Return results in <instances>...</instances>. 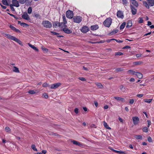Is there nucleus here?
I'll use <instances>...</instances> for the list:
<instances>
[{
	"label": "nucleus",
	"mask_w": 154,
	"mask_h": 154,
	"mask_svg": "<svg viewBox=\"0 0 154 154\" xmlns=\"http://www.w3.org/2000/svg\"><path fill=\"white\" fill-rule=\"evenodd\" d=\"M5 35L9 39L16 42L20 45H23L21 41L15 37L8 34H5Z\"/></svg>",
	"instance_id": "1"
},
{
	"label": "nucleus",
	"mask_w": 154,
	"mask_h": 154,
	"mask_svg": "<svg viewBox=\"0 0 154 154\" xmlns=\"http://www.w3.org/2000/svg\"><path fill=\"white\" fill-rule=\"evenodd\" d=\"M112 19L111 18H108L103 22V24L105 26L109 27L112 23Z\"/></svg>",
	"instance_id": "2"
},
{
	"label": "nucleus",
	"mask_w": 154,
	"mask_h": 154,
	"mask_svg": "<svg viewBox=\"0 0 154 154\" xmlns=\"http://www.w3.org/2000/svg\"><path fill=\"white\" fill-rule=\"evenodd\" d=\"M42 24L44 27L46 28H51L52 26L51 23L48 20L43 21Z\"/></svg>",
	"instance_id": "3"
},
{
	"label": "nucleus",
	"mask_w": 154,
	"mask_h": 154,
	"mask_svg": "<svg viewBox=\"0 0 154 154\" xmlns=\"http://www.w3.org/2000/svg\"><path fill=\"white\" fill-rule=\"evenodd\" d=\"M72 20L74 22L79 23L82 20V18L79 16H75L73 17Z\"/></svg>",
	"instance_id": "4"
},
{
	"label": "nucleus",
	"mask_w": 154,
	"mask_h": 154,
	"mask_svg": "<svg viewBox=\"0 0 154 154\" xmlns=\"http://www.w3.org/2000/svg\"><path fill=\"white\" fill-rule=\"evenodd\" d=\"M66 15L68 18L72 19L73 17V12L70 10H68L66 11Z\"/></svg>",
	"instance_id": "5"
},
{
	"label": "nucleus",
	"mask_w": 154,
	"mask_h": 154,
	"mask_svg": "<svg viewBox=\"0 0 154 154\" xmlns=\"http://www.w3.org/2000/svg\"><path fill=\"white\" fill-rule=\"evenodd\" d=\"M132 120L134 124L136 125L138 124L139 121V119L137 117H132Z\"/></svg>",
	"instance_id": "6"
},
{
	"label": "nucleus",
	"mask_w": 154,
	"mask_h": 154,
	"mask_svg": "<svg viewBox=\"0 0 154 154\" xmlns=\"http://www.w3.org/2000/svg\"><path fill=\"white\" fill-rule=\"evenodd\" d=\"M71 142L72 143L74 144L77 145L79 146L82 147L83 146V144L82 143L76 140H71Z\"/></svg>",
	"instance_id": "7"
},
{
	"label": "nucleus",
	"mask_w": 154,
	"mask_h": 154,
	"mask_svg": "<svg viewBox=\"0 0 154 154\" xmlns=\"http://www.w3.org/2000/svg\"><path fill=\"white\" fill-rule=\"evenodd\" d=\"M22 18L25 20L29 21L30 19L29 16L26 13H24V14L22 16Z\"/></svg>",
	"instance_id": "8"
},
{
	"label": "nucleus",
	"mask_w": 154,
	"mask_h": 154,
	"mask_svg": "<svg viewBox=\"0 0 154 154\" xmlns=\"http://www.w3.org/2000/svg\"><path fill=\"white\" fill-rule=\"evenodd\" d=\"M130 8L131 10L132 14L134 15L136 14L137 12V9L132 5H130Z\"/></svg>",
	"instance_id": "9"
},
{
	"label": "nucleus",
	"mask_w": 154,
	"mask_h": 154,
	"mask_svg": "<svg viewBox=\"0 0 154 154\" xmlns=\"http://www.w3.org/2000/svg\"><path fill=\"white\" fill-rule=\"evenodd\" d=\"M82 32L84 33H86L89 30V29L88 27L86 26H84L81 29Z\"/></svg>",
	"instance_id": "10"
},
{
	"label": "nucleus",
	"mask_w": 154,
	"mask_h": 154,
	"mask_svg": "<svg viewBox=\"0 0 154 154\" xmlns=\"http://www.w3.org/2000/svg\"><path fill=\"white\" fill-rule=\"evenodd\" d=\"M61 83L59 82L54 84L51 85L50 88L51 89L56 88H57L58 87H59Z\"/></svg>",
	"instance_id": "11"
},
{
	"label": "nucleus",
	"mask_w": 154,
	"mask_h": 154,
	"mask_svg": "<svg viewBox=\"0 0 154 154\" xmlns=\"http://www.w3.org/2000/svg\"><path fill=\"white\" fill-rule=\"evenodd\" d=\"M117 16L118 18H123L124 17L123 13L121 11H118L117 13Z\"/></svg>",
	"instance_id": "12"
},
{
	"label": "nucleus",
	"mask_w": 154,
	"mask_h": 154,
	"mask_svg": "<svg viewBox=\"0 0 154 154\" xmlns=\"http://www.w3.org/2000/svg\"><path fill=\"white\" fill-rule=\"evenodd\" d=\"M12 2L13 5L14 6L18 7L20 6L18 1L17 0H12Z\"/></svg>",
	"instance_id": "13"
},
{
	"label": "nucleus",
	"mask_w": 154,
	"mask_h": 154,
	"mask_svg": "<svg viewBox=\"0 0 154 154\" xmlns=\"http://www.w3.org/2000/svg\"><path fill=\"white\" fill-rule=\"evenodd\" d=\"M63 30L65 33L67 34H69L72 32L71 30L66 27L63 28Z\"/></svg>",
	"instance_id": "14"
},
{
	"label": "nucleus",
	"mask_w": 154,
	"mask_h": 154,
	"mask_svg": "<svg viewBox=\"0 0 154 154\" xmlns=\"http://www.w3.org/2000/svg\"><path fill=\"white\" fill-rule=\"evenodd\" d=\"M10 28L14 31L16 32H20V31L18 29H17L16 28H15L14 26L12 25H10L9 26Z\"/></svg>",
	"instance_id": "15"
},
{
	"label": "nucleus",
	"mask_w": 154,
	"mask_h": 154,
	"mask_svg": "<svg viewBox=\"0 0 154 154\" xmlns=\"http://www.w3.org/2000/svg\"><path fill=\"white\" fill-rule=\"evenodd\" d=\"M131 3L136 7L137 8L138 6V4L135 0H130Z\"/></svg>",
	"instance_id": "16"
},
{
	"label": "nucleus",
	"mask_w": 154,
	"mask_h": 154,
	"mask_svg": "<svg viewBox=\"0 0 154 154\" xmlns=\"http://www.w3.org/2000/svg\"><path fill=\"white\" fill-rule=\"evenodd\" d=\"M139 79H141L143 77V75L142 73L138 72H136L135 75Z\"/></svg>",
	"instance_id": "17"
},
{
	"label": "nucleus",
	"mask_w": 154,
	"mask_h": 154,
	"mask_svg": "<svg viewBox=\"0 0 154 154\" xmlns=\"http://www.w3.org/2000/svg\"><path fill=\"white\" fill-rule=\"evenodd\" d=\"M149 5L152 6L154 5V0H147Z\"/></svg>",
	"instance_id": "18"
},
{
	"label": "nucleus",
	"mask_w": 154,
	"mask_h": 154,
	"mask_svg": "<svg viewBox=\"0 0 154 154\" xmlns=\"http://www.w3.org/2000/svg\"><path fill=\"white\" fill-rule=\"evenodd\" d=\"M98 26L97 25L92 26L91 27V29L92 30H95L98 29Z\"/></svg>",
	"instance_id": "19"
},
{
	"label": "nucleus",
	"mask_w": 154,
	"mask_h": 154,
	"mask_svg": "<svg viewBox=\"0 0 154 154\" xmlns=\"http://www.w3.org/2000/svg\"><path fill=\"white\" fill-rule=\"evenodd\" d=\"M114 98L118 101H120L122 102L125 101V99L122 97H114Z\"/></svg>",
	"instance_id": "20"
},
{
	"label": "nucleus",
	"mask_w": 154,
	"mask_h": 154,
	"mask_svg": "<svg viewBox=\"0 0 154 154\" xmlns=\"http://www.w3.org/2000/svg\"><path fill=\"white\" fill-rule=\"evenodd\" d=\"M111 149V150H112L114 152L117 153H119V154H125V152H123L115 150L114 149Z\"/></svg>",
	"instance_id": "21"
},
{
	"label": "nucleus",
	"mask_w": 154,
	"mask_h": 154,
	"mask_svg": "<svg viewBox=\"0 0 154 154\" xmlns=\"http://www.w3.org/2000/svg\"><path fill=\"white\" fill-rule=\"evenodd\" d=\"M136 72H135L133 70L130 69L127 71V73L130 74L135 75Z\"/></svg>",
	"instance_id": "22"
},
{
	"label": "nucleus",
	"mask_w": 154,
	"mask_h": 154,
	"mask_svg": "<svg viewBox=\"0 0 154 154\" xmlns=\"http://www.w3.org/2000/svg\"><path fill=\"white\" fill-rule=\"evenodd\" d=\"M132 21L131 20H129L128 21L127 23V25L126 26V28H128L131 27L132 26Z\"/></svg>",
	"instance_id": "23"
},
{
	"label": "nucleus",
	"mask_w": 154,
	"mask_h": 154,
	"mask_svg": "<svg viewBox=\"0 0 154 154\" xmlns=\"http://www.w3.org/2000/svg\"><path fill=\"white\" fill-rule=\"evenodd\" d=\"M28 45L29 46V47H30L32 48L34 50H35V51H38V50L36 47H35V46L31 45V44H30L29 43H28Z\"/></svg>",
	"instance_id": "24"
},
{
	"label": "nucleus",
	"mask_w": 154,
	"mask_h": 154,
	"mask_svg": "<svg viewBox=\"0 0 154 154\" xmlns=\"http://www.w3.org/2000/svg\"><path fill=\"white\" fill-rule=\"evenodd\" d=\"M95 84L97 86L100 88H102L103 87V86L100 83L96 82Z\"/></svg>",
	"instance_id": "25"
},
{
	"label": "nucleus",
	"mask_w": 154,
	"mask_h": 154,
	"mask_svg": "<svg viewBox=\"0 0 154 154\" xmlns=\"http://www.w3.org/2000/svg\"><path fill=\"white\" fill-rule=\"evenodd\" d=\"M122 3L125 7L128 4V0H122Z\"/></svg>",
	"instance_id": "26"
},
{
	"label": "nucleus",
	"mask_w": 154,
	"mask_h": 154,
	"mask_svg": "<svg viewBox=\"0 0 154 154\" xmlns=\"http://www.w3.org/2000/svg\"><path fill=\"white\" fill-rule=\"evenodd\" d=\"M103 125L104 127L107 129L110 130L111 128L109 127L107 125V123L105 121H104L103 123Z\"/></svg>",
	"instance_id": "27"
},
{
	"label": "nucleus",
	"mask_w": 154,
	"mask_h": 154,
	"mask_svg": "<svg viewBox=\"0 0 154 154\" xmlns=\"http://www.w3.org/2000/svg\"><path fill=\"white\" fill-rule=\"evenodd\" d=\"M33 16L37 18L40 19L41 18V16L38 14L35 13Z\"/></svg>",
	"instance_id": "28"
},
{
	"label": "nucleus",
	"mask_w": 154,
	"mask_h": 154,
	"mask_svg": "<svg viewBox=\"0 0 154 154\" xmlns=\"http://www.w3.org/2000/svg\"><path fill=\"white\" fill-rule=\"evenodd\" d=\"M119 30L118 29H115L113 30L112 32H110V34L111 35H113L115 34L118 32Z\"/></svg>",
	"instance_id": "29"
},
{
	"label": "nucleus",
	"mask_w": 154,
	"mask_h": 154,
	"mask_svg": "<svg viewBox=\"0 0 154 154\" xmlns=\"http://www.w3.org/2000/svg\"><path fill=\"white\" fill-rule=\"evenodd\" d=\"M143 62L141 61L135 62L134 63V64L135 65H140L142 64Z\"/></svg>",
	"instance_id": "30"
},
{
	"label": "nucleus",
	"mask_w": 154,
	"mask_h": 154,
	"mask_svg": "<svg viewBox=\"0 0 154 154\" xmlns=\"http://www.w3.org/2000/svg\"><path fill=\"white\" fill-rule=\"evenodd\" d=\"M152 99H144V101L145 102L147 103H151Z\"/></svg>",
	"instance_id": "31"
},
{
	"label": "nucleus",
	"mask_w": 154,
	"mask_h": 154,
	"mask_svg": "<svg viewBox=\"0 0 154 154\" xmlns=\"http://www.w3.org/2000/svg\"><path fill=\"white\" fill-rule=\"evenodd\" d=\"M13 71L16 72H20L18 68L15 66L13 67Z\"/></svg>",
	"instance_id": "32"
},
{
	"label": "nucleus",
	"mask_w": 154,
	"mask_h": 154,
	"mask_svg": "<svg viewBox=\"0 0 154 154\" xmlns=\"http://www.w3.org/2000/svg\"><path fill=\"white\" fill-rule=\"evenodd\" d=\"M134 137L136 139H141L142 138V137L141 135H135L134 136Z\"/></svg>",
	"instance_id": "33"
},
{
	"label": "nucleus",
	"mask_w": 154,
	"mask_h": 154,
	"mask_svg": "<svg viewBox=\"0 0 154 154\" xmlns=\"http://www.w3.org/2000/svg\"><path fill=\"white\" fill-rule=\"evenodd\" d=\"M126 24V23L125 22H123L120 26V29H123L125 26Z\"/></svg>",
	"instance_id": "34"
},
{
	"label": "nucleus",
	"mask_w": 154,
	"mask_h": 154,
	"mask_svg": "<svg viewBox=\"0 0 154 154\" xmlns=\"http://www.w3.org/2000/svg\"><path fill=\"white\" fill-rule=\"evenodd\" d=\"M2 2L3 4L4 5H8V3L7 0H2Z\"/></svg>",
	"instance_id": "35"
},
{
	"label": "nucleus",
	"mask_w": 154,
	"mask_h": 154,
	"mask_svg": "<svg viewBox=\"0 0 154 154\" xmlns=\"http://www.w3.org/2000/svg\"><path fill=\"white\" fill-rule=\"evenodd\" d=\"M53 26L54 27H56L57 26H59V23L57 21L54 22L53 23Z\"/></svg>",
	"instance_id": "36"
},
{
	"label": "nucleus",
	"mask_w": 154,
	"mask_h": 154,
	"mask_svg": "<svg viewBox=\"0 0 154 154\" xmlns=\"http://www.w3.org/2000/svg\"><path fill=\"white\" fill-rule=\"evenodd\" d=\"M143 5L145 6L147 8H149V5L145 1L143 2Z\"/></svg>",
	"instance_id": "37"
},
{
	"label": "nucleus",
	"mask_w": 154,
	"mask_h": 154,
	"mask_svg": "<svg viewBox=\"0 0 154 154\" xmlns=\"http://www.w3.org/2000/svg\"><path fill=\"white\" fill-rule=\"evenodd\" d=\"M65 24L66 23H64V22L60 23H59V26L61 27H63V26H64Z\"/></svg>",
	"instance_id": "38"
},
{
	"label": "nucleus",
	"mask_w": 154,
	"mask_h": 154,
	"mask_svg": "<svg viewBox=\"0 0 154 154\" xmlns=\"http://www.w3.org/2000/svg\"><path fill=\"white\" fill-rule=\"evenodd\" d=\"M36 93V92L34 90H30L28 91V93L30 94H34Z\"/></svg>",
	"instance_id": "39"
},
{
	"label": "nucleus",
	"mask_w": 154,
	"mask_h": 154,
	"mask_svg": "<svg viewBox=\"0 0 154 154\" xmlns=\"http://www.w3.org/2000/svg\"><path fill=\"white\" fill-rule=\"evenodd\" d=\"M42 49L45 53H47L48 51V49L47 48H44L43 47H42L41 48Z\"/></svg>",
	"instance_id": "40"
},
{
	"label": "nucleus",
	"mask_w": 154,
	"mask_h": 154,
	"mask_svg": "<svg viewBox=\"0 0 154 154\" xmlns=\"http://www.w3.org/2000/svg\"><path fill=\"white\" fill-rule=\"evenodd\" d=\"M62 16H63V22H64V23L66 24L67 23V21H66L65 15L63 14L62 15Z\"/></svg>",
	"instance_id": "41"
},
{
	"label": "nucleus",
	"mask_w": 154,
	"mask_h": 154,
	"mask_svg": "<svg viewBox=\"0 0 154 154\" xmlns=\"http://www.w3.org/2000/svg\"><path fill=\"white\" fill-rule=\"evenodd\" d=\"M120 89L123 92H125V90H123V89H125V88L124 87L123 85H121L120 87Z\"/></svg>",
	"instance_id": "42"
},
{
	"label": "nucleus",
	"mask_w": 154,
	"mask_h": 154,
	"mask_svg": "<svg viewBox=\"0 0 154 154\" xmlns=\"http://www.w3.org/2000/svg\"><path fill=\"white\" fill-rule=\"evenodd\" d=\"M31 148L35 151H37L38 150L35 147V145L34 144L32 145Z\"/></svg>",
	"instance_id": "43"
},
{
	"label": "nucleus",
	"mask_w": 154,
	"mask_h": 154,
	"mask_svg": "<svg viewBox=\"0 0 154 154\" xmlns=\"http://www.w3.org/2000/svg\"><path fill=\"white\" fill-rule=\"evenodd\" d=\"M116 69V70L118 72L121 71L123 70V68H115Z\"/></svg>",
	"instance_id": "44"
},
{
	"label": "nucleus",
	"mask_w": 154,
	"mask_h": 154,
	"mask_svg": "<svg viewBox=\"0 0 154 154\" xmlns=\"http://www.w3.org/2000/svg\"><path fill=\"white\" fill-rule=\"evenodd\" d=\"M143 132H147L148 131V128L144 127L143 128Z\"/></svg>",
	"instance_id": "45"
},
{
	"label": "nucleus",
	"mask_w": 154,
	"mask_h": 154,
	"mask_svg": "<svg viewBox=\"0 0 154 154\" xmlns=\"http://www.w3.org/2000/svg\"><path fill=\"white\" fill-rule=\"evenodd\" d=\"M27 12L29 14H30L32 12V8L31 7H30L28 9Z\"/></svg>",
	"instance_id": "46"
},
{
	"label": "nucleus",
	"mask_w": 154,
	"mask_h": 154,
	"mask_svg": "<svg viewBox=\"0 0 154 154\" xmlns=\"http://www.w3.org/2000/svg\"><path fill=\"white\" fill-rule=\"evenodd\" d=\"M19 2L21 4H24L26 1V0H19Z\"/></svg>",
	"instance_id": "47"
},
{
	"label": "nucleus",
	"mask_w": 154,
	"mask_h": 154,
	"mask_svg": "<svg viewBox=\"0 0 154 154\" xmlns=\"http://www.w3.org/2000/svg\"><path fill=\"white\" fill-rule=\"evenodd\" d=\"M123 54L122 53L120 52H116L115 54V55H118V56H121Z\"/></svg>",
	"instance_id": "48"
},
{
	"label": "nucleus",
	"mask_w": 154,
	"mask_h": 154,
	"mask_svg": "<svg viewBox=\"0 0 154 154\" xmlns=\"http://www.w3.org/2000/svg\"><path fill=\"white\" fill-rule=\"evenodd\" d=\"M43 96L46 99H47L48 97V95L46 93H44L43 94Z\"/></svg>",
	"instance_id": "49"
},
{
	"label": "nucleus",
	"mask_w": 154,
	"mask_h": 154,
	"mask_svg": "<svg viewBox=\"0 0 154 154\" xmlns=\"http://www.w3.org/2000/svg\"><path fill=\"white\" fill-rule=\"evenodd\" d=\"M139 20L138 21V23H142L143 22V19L142 18L140 17L139 18Z\"/></svg>",
	"instance_id": "50"
},
{
	"label": "nucleus",
	"mask_w": 154,
	"mask_h": 154,
	"mask_svg": "<svg viewBox=\"0 0 154 154\" xmlns=\"http://www.w3.org/2000/svg\"><path fill=\"white\" fill-rule=\"evenodd\" d=\"M20 25L21 26H23V27L25 26H29L28 24L24 23H20Z\"/></svg>",
	"instance_id": "51"
},
{
	"label": "nucleus",
	"mask_w": 154,
	"mask_h": 154,
	"mask_svg": "<svg viewBox=\"0 0 154 154\" xmlns=\"http://www.w3.org/2000/svg\"><path fill=\"white\" fill-rule=\"evenodd\" d=\"M5 129L7 132H8L11 131V129L8 127H6L5 128Z\"/></svg>",
	"instance_id": "52"
},
{
	"label": "nucleus",
	"mask_w": 154,
	"mask_h": 154,
	"mask_svg": "<svg viewBox=\"0 0 154 154\" xmlns=\"http://www.w3.org/2000/svg\"><path fill=\"white\" fill-rule=\"evenodd\" d=\"M79 79L82 81H86V79H85L84 77H79Z\"/></svg>",
	"instance_id": "53"
},
{
	"label": "nucleus",
	"mask_w": 154,
	"mask_h": 154,
	"mask_svg": "<svg viewBox=\"0 0 154 154\" xmlns=\"http://www.w3.org/2000/svg\"><path fill=\"white\" fill-rule=\"evenodd\" d=\"M42 86L44 87H49L50 85L47 83H44Z\"/></svg>",
	"instance_id": "54"
},
{
	"label": "nucleus",
	"mask_w": 154,
	"mask_h": 154,
	"mask_svg": "<svg viewBox=\"0 0 154 154\" xmlns=\"http://www.w3.org/2000/svg\"><path fill=\"white\" fill-rule=\"evenodd\" d=\"M8 14L11 16V17H14L15 19H17V17H16V16L14 14H10V13H8Z\"/></svg>",
	"instance_id": "55"
},
{
	"label": "nucleus",
	"mask_w": 154,
	"mask_h": 154,
	"mask_svg": "<svg viewBox=\"0 0 154 154\" xmlns=\"http://www.w3.org/2000/svg\"><path fill=\"white\" fill-rule=\"evenodd\" d=\"M134 103V100L133 99H131L129 101V103L130 104H132Z\"/></svg>",
	"instance_id": "56"
},
{
	"label": "nucleus",
	"mask_w": 154,
	"mask_h": 154,
	"mask_svg": "<svg viewBox=\"0 0 154 154\" xmlns=\"http://www.w3.org/2000/svg\"><path fill=\"white\" fill-rule=\"evenodd\" d=\"M143 94H138L137 95V97L139 98H141L143 97Z\"/></svg>",
	"instance_id": "57"
},
{
	"label": "nucleus",
	"mask_w": 154,
	"mask_h": 154,
	"mask_svg": "<svg viewBox=\"0 0 154 154\" xmlns=\"http://www.w3.org/2000/svg\"><path fill=\"white\" fill-rule=\"evenodd\" d=\"M147 122H148L147 127L148 128H149L151 124V122L150 120H147Z\"/></svg>",
	"instance_id": "58"
},
{
	"label": "nucleus",
	"mask_w": 154,
	"mask_h": 154,
	"mask_svg": "<svg viewBox=\"0 0 154 154\" xmlns=\"http://www.w3.org/2000/svg\"><path fill=\"white\" fill-rule=\"evenodd\" d=\"M51 33H52L54 35H58L59 34V33L56 32H54L51 31Z\"/></svg>",
	"instance_id": "59"
},
{
	"label": "nucleus",
	"mask_w": 154,
	"mask_h": 154,
	"mask_svg": "<svg viewBox=\"0 0 154 154\" xmlns=\"http://www.w3.org/2000/svg\"><path fill=\"white\" fill-rule=\"evenodd\" d=\"M78 110V109L77 108H75L74 109L75 112L77 114L79 112Z\"/></svg>",
	"instance_id": "60"
},
{
	"label": "nucleus",
	"mask_w": 154,
	"mask_h": 154,
	"mask_svg": "<svg viewBox=\"0 0 154 154\" xmlns=\"http://www.w3.org/2000/svg\"><path fill=\"white\" fill-rule=\"evenodd\" d=\"M0 5H1L2 8L4 9H5L7 8L6 6L3 5L1 4L0 3Z\"/></svg>",
	"instance_id": "61"
},
{
	"label": "nucleus",
	"mask_w": 154,
	"mask_h": 154,
	"mask_svg": "<svg viewBox=\"0 0 154 154\" xmlns=\"http://www.w3.org/2000/svg\"><path fill=\"white\" fill-rule=\"evenodd\" d=\"M147 140H148L149 142H151L152 141V139L150 137H148Z\"/></svg>",
	"instance_id": "62"
},
{
	"label": "nucleus",
	"mask_w": 154,
	"mask_h": 154,
	"mask_svg": "<svg viewBox=\"0 0 154 154\" xmlns=\"http://www.w3.org/2000/svg\"><path fill=\"white\" fill-rule=\"evenodd\" d=\"M131 48L129 46H126L125 47H124L123 48V49H129L130 48Z\"/></svg>",
	"instance_id": "63"
},
{
	"label": "nucleus",
	"mask_w": 154,
	"mask_h": 154,
	"mask_svg": "<svg viewBox=\"0 0 154 154\" xmlns=\"http://www.w3.org/2000/svg\"><path fill=\"white\" fill-rule=\"evenodd\" d=\"M142 54H136V57H140L142 56Z\"/></svg>",
	"instance_id": "64"
}]
</instances>
